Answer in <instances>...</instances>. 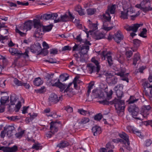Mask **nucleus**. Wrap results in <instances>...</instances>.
<instances>
[{"instance_id":"31","label":"nucleus","mask_w":152,"mask_h":152,"mask_svg":"<svg viewBox=\"0 0 152 152\" xmlns=\"http://www.w3.org/2000/svg\"><path fill=\"white\" fill-rule=\"evenodd\" d=\"M75 10L81 16L85 15L83 10L80 5L77 6L75 8Z\"/></svg>"},{"instance_id":"36","label":"nucleus","mask_w":152,"mask_h":152,"mask_svg":"<svg viewBox=\"0 0 152 152\" xmlns=\"http://www.w3.org/2000/svg\"><path fill=\"white\" fill-rule=\"evenodd\" d=\"M50 14H44L42 15L40 19L43 20H48L50 19Z\"/></svg>"},{"instance_id":"5","label":"nucleus","mask_w":152,"mask_h":152,"mask_svg":"<svg viewBox=\"0 0 152 152\" xmlns=\"http://www.w3.org/2000/svg\"><path fill=\"white\" fill-rule=\"evenodd\" d=\"M112 53L110 51L107 52L106 51L103 50L101 53V57L105 60L107 58V61L109 66H111L113 64V60L112 57Z\"/></svg>"},{"instance_id":"47","label":"nucleus","mask_w":152,"mask_h":152,"mask_svg":"<svg viewBox=\"0 0 152 152\" xmlns=\"http://www.w3.org/2000/svg\"><path fill=\"white\" fill-rule=\"evenodd\" d=\"M133 43L134 45L137 47L139 46L140 44L141 43V41L137 39H134L133 40Z\"/></svg>"},{"instance_id":"51","label":"nucleus","mask_w":152,"mask_h":152,"mask_svg":"<svg viewBox=\"0 0 152 152\" xmlns=\"http://www.w3.org/2000/svg\"><path fill=\"white\" fill-rule=\"evenodd\" d=\"M28 51L27 50H26L25 52L24 53H22L20 52V54L19 55V57L21 56H23L24 58L28 57L29 56L28 55Z\"/></svg>"},{"instance_id":"33","label":"nucleus","mask_w":152,"mask_h":152,"mask_svg":"<svg viewBox=\"0 0 152 152\" xmlns=\"http://www.w3.org/2000/svg\"><path fill=\"white\" fill-rule=\"evenodd\" d=\"M32 148L33 149L38 150L39 149H41L42 148V147L40 143L37 142L33 144Z\"/></svg>"},{"instance_id":"16","label":"nucleus","mask_w":152,"mask_h":152,"mask_svg":"<svg viewBox=\"0 0 152 152\" xmlns=\"http://www.w3.org/2000/svg\"><path fill=\"white\" fill-rule=\"evenodd\" d=\"M117 78L114 76L106 79V82L109 85H115L117 83Z\"/></svg>"},{"instance_id":"11","label":"nucleus","mask_w":152,"mask_h":152,"mask_svg":"<svg viewBox=\"0 0 152 152\" xmlns=\"http://www.w3.org/2000/svg\"><path fill=\"white\" fill-rule=\"evenodd\" d=\"M124 35L120 31H117L113 35V39L117 43H119L124 39Z\"/></svg>"},{"instance_id":"42","label":"nucleus","mask_w":152,"mask_h":152,"mask_svg":"<svg viewBox=\"0 0 152 152\" xmlns=\"http://www.w3.org/2000/svg\"><path fill=\"white\" fill-rule=\"evenodd\" d=\"M25 131L24 130H23L20 131V132H19L16 133L15 134L16 137L19 139L21 138L23 136V134L25 133Z\"/></svg>"},{"instance_id":"58","label":"nucleus","mask_w":152,"mask_h":152,"mask_svg":"<svg viewBox=\"0 0 152 152\" xmlns=\"http://www.w3.org/2000/svg\"><path fill=\"white\" fill-rule=\"evenodd\" d=\"M16 98L14 96H10V103L12 105H14L15 104L16 101Z\"/></svg>"},{"instance_id":"14","label":"nucleus","mask_w":152,"mask_h":152,"mask_svg":"<svg viewBox=\"0 0 152 152\" xmlns=\"http://www.w3.org/2000/svg\"><path fill=\"white\" fill-rule=\"evenodd\" d=\"M68 21V15L65 14L64 15H61L60 17L57 20H55L54 23L59 22H66Z\"/></svg>"},{"instance_id":"25","label":"nucleus","mask_w":152,"mask_h":152,"mask_svg":"<svg viewBox=\"0 0 152 152\" xmlns=\"http://www.w3.org/2000/svg\"><path fill=\"white\" fill-rule=\"evenodd\" d=\"M32 23L34 28H37L43 25L40 23V21L39 19H34L32 21Z\"/></svg>"},{"instance_id":"6","label":"nucleus","mask_w":152,"mask_h":152,"mask_svg":"<svg viewBox=\"0 0 152 152\" xmlns=\"http://www.w3.org/2000/svg\"><path fill=\"white\" fill-rule=\"evenodd\" d=\"M119 136L121 139H120L121 143L124 144L126 146H129L130 145L129 136L128 134L124 132L119 134Z\"/></svg>"},{"instance_id":"41","label":"nucleus","mask_w":152,"mask_h":152,"mask_svg":"<svg viewBox=\"0 0 152 152\" xmlns=\"http://www.w3.org/2000/svg\"><path fill=\"white\" fill-rule=\"evenodd\" d=\"M13 82L16 86H26L24 83L19 81L16 78L14 79Z\"/></svg>"},{"instance_id":"56","label":"nucleus","mask_w":152,"mask_h":152,"mask_svg":"<svg viewBox=\"0 0 152 152\" xmlns=\"http://www.w3.org/2000/svg\"><path fill=\"white\" fill-rule=\"evenodd\" d=\"M50 19L56 20V19L58 17V15L56 13L50 14Z\"/></svg>"},{"instance_id":"35","label":"nucleus","mask_w":152,"mask_h":152,"mask_svg":"<svg viewBox=\"0 0 152 152\" xmlns=\"http://www.w3.org/2000/svg\"><path fill=\"white\" fill-rule=\"evenodd\" d=\"M138 99H136L133 96H131L127 102L129 104L134 103L137 101Z\"/></svg>"},{"instance_id":"8","label":"nucleus","mask_w":152,"mask_h":152,"mask_svg":"<svg viewBox=\"0 0 152 152\" xmlns=\"http://www.w3.org/2000/svg\"><path fill=\"white\" fill-rule=\"evenodd\" d=\"M32 25V21L30 20H28L24 23L23 26L21 27V29L23 31H26L27 32L31 29Z\"/></svg>"},{"instance_id":"4","label":"nucleus","mask_w":152,"mask_h":152,"mask_svg":"<svg viewBox=\"0 0 152 152\" xmlns=\"http://www.w3.org/2000/svg\"><path fill=\"white\" fill-rule=\"evenodd\" d=\"M91 61L96 66H95L91 64H88L87 66L89 70L90 73H91L95 72H99L100 70L99 63V62L98 61L96 60L94 58H92Z\"/></svg>"},{"instance_id":"60","label":"nucleus","mask_w":152,"mask_h":152,"mask_svg":"<svg viewBox=\"0 0 152 152\" xmlns=\"http://www.w3.org/2000/svg\"><path fill=\"white\" fill-rule=\"evenodd\" d=\"M72 48L69 46L66 45L64 46L62 48H61V50L62 51H66V50H69L70 51L72 50Z\"/></svg>"},{"instance_id":"24","label":"nucleus","mask_w":152,"mask_h":152,"mask_svg":"<svg viewBox=\"0 0 152 152\" xmlns=\"http://www.w3.org/2000/svg\"><path fill=\"white\" fill-rule=\"evenodd\" d=\"M123 8V10L121 12L120 17L124 20L127 19L128 18V11L124 7Z\"/></svg>"},{"instance_id":"39","label":"nucleus","mask_w":152,"mask_h":152,"mask_svg":"<svg viewBox=\"0 0 152 152\" xmlns=\"http://www.w3.org/2000/svg\"><path fill=\"white\" fill-rule=\"evenodd\" d=\"M53 27L52 25H49L46 26H43V28L44 33L45 32H49L51 30Z\"/></svg>"},{"instance_id":"49","label":"nucleus","mask_w":152,"mask_h":152,"mask_svg":"<svg viewBox=\"0 0 152 152\" xmlns=\"http://www.w3.org/2000/svg\"><path fill=\"white\" fill-rule=\"evenodd\" d=\"M45 88V86H43L40 89L35 90V91L37 93H43L45 92L44 91V89Z\"/></svg>"},{"instance_id":"43","label":"nucleus","mask_w":152,"mask_h":152,"mask_svg":"<svg viewBox=\"0 0 152 152\" xmlns=\"http://www.w3.org/2000/svg\"><path fill=\"white\" fill-rule=\"evenodd\" d=\"M147 32V30L145 28H143L142 31H141L140 33L139 34V35L141 37L143 38H145L147 37V36L145 35L146 34V33Z\"/></svg>"},{"instance_id":"44","label":"nucleus","mask_w":152,"mask_h":152,"mask_svg":"<svg viewBox=\"0 0 152 152\" xmlns=\"http://www.w3.org/2000/svg\"><path fill=\"white\" fill-rule=\"evenodd\" d=\"M106 147L107 149L113 150L114 148V146L111 142H109L106 144Z\"/></svg>"},{"instance_id":"23","label":"nucleus","mask_w":152,"mask_h":152,"mask_svg":"<svg viewBox=\"0 0 152 152\" xmlns=\"http://www.w3.org/2000/svg\"><path fill=\"white\" fill-rule=\"evenodd\" d=\"M58 87L60 89V91L61 92H63L64 91V93H66L67 95L68 94V93L69 92L71 91L72 89L70 88V86H67L66 88L65 89L66 87L65 86H56Z\"/></svg>"},{"instance_id":"26","label":"nucleus","mask_w":152,"mask_h":152,"mask_svg":"<svg viewBox=\"0 0 152 152\" xmlns=\"http://www.w3.org/2000/svg\"><path fill=\"white\" fill-rule=\"evenodd\" d=\"M148 80L146 79H143L142 80V86H148V84L149 86H152L150 85L149 83V82H152V75L150 76L148 78Z\"/></svg>"},{"instance_id":"62","label":"nucleus","mask_w":152,"mask_h":152,"mask_svg":"<svg viewBox=\"0 0 152 152\" xmlns=\"http://www.w3.org/2000/svg\"><path fill=\"white\" fill-rule=\"evenodd\" d=\"M68 21H72L75 18V16L69 11L68 12Z\"/></svg>"},{"instance_id":"17","label":"nucleus","mask_w":152,"mask_h":152,"mask_svg":"<svg viewBox=\"0 0 152 152\" xmlns=\"http://www.w3.org/2000/svg\"><path fill=\"white\" fill-rule=\"evenodd\" d=\"M89 49V46L88 45H82L81 48L80 49V51L79 53L80 55H84L88 53Z\"/></svg>"},{"instance_id":"54","label":"nucleus","mask_w":152,"mask_h":152,"mask_svg":"<svg viewBox=\"0 0 152 152\" xmlns=\"http://www.w3.org/2000/svg\"><path fill=\"white\" fill-rule=\"evenodd\" d=\"M95 11V10L94 9L89 8L87 10V13L88 15H92L94 13Z\"/></svg>"},{"instance_id":"30","label":"nucleus","mask_w":152,"mask_h":152,"mask_svg":"<svg viewBox=\"0 0 152 152\" xmlns=\"http://www.w3.org/2000/svg\"><path fill=\"white\" fill-rule=\"evenodd\" d=\"M43 83V80L40 77L36 78L34 81V86H41Z\"/></svg>"},{"instance_id":"57","label":"nucleus","mask_w":152,"mask_h":152,"mask_svg":"<svg viewBox=\"0 0 152 152\" xmlns=\"http://www.w3.org/2000/svg\"><path fill=\"white\" fill-rule=\"evenodd\" d=\"M102 117V114L99 113L95 116L94 119L95 120L99 121L101 120Z\"/></svg>"},{"instance_id":"59","label":"nucleus","mask_w":152,"mask_h":152,"mask_svg":"<svg viewBox=\"0 0 152 152\" xmlns=\"http://www.w3.org/2000/svg\"><path fill=\"white\" fill-rule=\"evenodd\" d=\"M1 150L3 151V152H10V147H9L1 146Z\"/></svg>"},{"instance_id":"46","label":"nucleus","mask_w":152,"mask_h":152,"mask_svg":"<svg viewBox=\"0 0 152 152\" xmlns=\"http://www.w3.org/2000/svg\"><path fill=\"white\" fill-rule=\"evenodd\" d=\"M105 92L106 93L107 99L108 100L111 99L112 98V95L113 94V91L112 90H110L109 92H106V91H105Z\"/></svg>"},{"instance_id":"48","label":"nucleus","mask_w":152,"mask_h":152,"mask_svg":"<svg viewBox=\"0 0 152 152\" xmlns=\"http://www.w3.org/2000/svg\"><path fill=\"white\" fill-rule=\"evenodd\" d=\"M142 9L144 12H146L148 11L152 10V7H151L150 6H144L142 7Z\"/></svg>"},{"instance_id":"15","label":"nucleus","mask_w":152,"mask_h":152,"mask_svg":"<svg viewBox=\"0 0 152 152\" xmlns=\"http://www.w3.org/2000/svg\"><path fill=\"white\" fill-rule=\"evenodd\" d=\"M88 27L90 29V32H93L98 29V25L96 23H93L92 21L89 20L87 21Z\"/></svg>"},{"instance_id":"22","label":"nucleus","mask_w":152,"mask_h":152,"mask_svg":"<svg viewBox=\"0 0 152 152\" xmlns=\"http://www.w3.org/2000/svg\"><path fill=\"white\" fill-rule=\"evenodd\" d=\"M77 76H75L74 78L73 81L70 83L67 86H72L73 84L74 86H77V84H80V85H83V82L79 79Z\"/></svg>"},{"instance_id":"29","label":"nucleus","mask_w":152,"mask_h":152,"mask_svg":"<svg viewBox=\"0 0 152 152\" xmlns=\"http://www.w3.org/2000/svg\"><path fill=\"white\" fill-rule=\"evenodd\" d=\"M9 52L12 55H15L19 56L20 54V52H19L18 49L15 48H10L9 50Z\"/></svg>"},{"instance_id":"19","label":"nucleus","mask_w":152,"mask_h":152,"mask_svg":"<svg viewBox=\"0 0 152 152\" xmlns=\"http://www.w3.org/2000/svg\"><path fill=\"white\" fill-rule=\"evenodd\" d=\"M35 35L37 37H39L40 36L43 35L44 34L43 28V25L36 28L35 32Z\"/></svg>"},{"instance_id":"27","label":"nucleus","mask_w":152,"mask_h":152,"mask_svg":"<svg viewBox=\"0 0 152 152\" xmlns=\"http://www.w3.org/2000/svg\"><path fill=\"white\" fill-rule=\"evenodd\" d=\"M82 45L75 43L74 45L72 48V50L73 52H78L79 53L80 51V49L81 48Z\"/></svg>"},{"instance_id":"45","label":"nucleus","mask_w":152,"mask_h":152,"mask_svg":"<svg viewBox=\"0 0 152 152\" xmlns=\"http://www.w3.org/2000/svg\"><path fill=\"white\" fill-rule=\"evenodd\" d=\"M48 51L47 49L43 48L41 49V50L39 53L38 54L39 55H42L44 56H45L48 54Z\"/></svg>"},{"instance_id":"61","label":"nucleus","mask_w":152,"mask_h":152,"mask_svg":"<svg viewBox=\"0 0 152 152\" xmlns=\"http://www.w3.org/2000/svg\"><path fill=\"white\" fill-rule=\"evenodd\" d=\"M53 75L54 74L53 73H47V74L46 75V76H45V78L46 79V80H50V79L52 78L53 77Z\"/></svg>"},{"instance_id":"28","label":"nucleus","mask_w":152,"mask_h":152,"mask_svg":"<svg viewBox=\"0 0 152 152\" xmlns=\"http://www.w3.org/2000/svg\"><path fill=\"white\" fill-rule=\"evenodd\" d=\"M69 145V143L67 141H62L57 145V147L62 148L66 147Z\"/></svg>"},{"instance_id":"50","label":"nucleus","mask_w":152,"mask_h":152,"mask_svg":"<svg viewBox=\"0 0 152 152\" xmlns=\"http://www.w3.org/2000/svg\"><path fill=\"white\" fill-rule=\"evenodd\" d=\"M78 112L80 114L83 115H86L89 113L88 111L85 110L83 109H79Z\"/></svg>"},{"instance_id":"9","label":"nucleus","mask_w":152,"mask_h":152,"mask_svg":"<svg viewBox=\"0 0 152 152\" xmlns=\"http://www.w3.org/2000/svg\"><path fill=\"white\" fill-rule=\"evenodd\" d=\"M125 72L124 70L121 69L120 72L116 73L115 74L121 77V79L122 80L126 81L127 83H128L129 80L128 76L129 74L128 73L125 74Z\"/></svg>"},{"instance_id":"64","label":"nucleus","mask_w":152,"mask_h":152,"mask_svg":"<svg viewBox=\"0 0 152 152\" xmlns=\"http://www.w3.org/2000/svg\"><path fill=\"white\" fill-rule=\"evenodd\" d=\"M50 54H57L58 52V49L57 48H52L50 50Z\"/></svg>"},{"instance_id":"52","label":"nucleus","mask_w":152,"mask_h":152,"mask_svg":"<svg viewBox=\"0 0 152 152\" xmlns=\"http://www.w3.org/2000/svg\"><path fill=\"white\" fill-rule=\"evenodd\" d=\"M152 141L150 139H148L145 140L144 143V145L148 147L152 144Z\"/></svg>"},{"instance_id":"53","label":"nucleus","mask_w":152,"mask_h":152,"mask_svg":"<svg viewBox=\"0 0 152 152\" xmlns=\"http://www.w3.org/2000/svg\"><path fill=\"white\" fill-rule=\"evenodd\" d=\"M89 119L87 117L83 118L81 120L80 123L81 124H85L89 122Z\"/></svg>"},{"instance_id":"20","label":"nucleus","mask_w":152,"mask_h":152,"mask_svg":"<svg viewBox=\"0 0 152 152\" xmlns=\"http://www.w3.org/2000/svg\"><path fill=\"white\" fill-rule=\"evenodd\" d=\"M92 131L94 136H97L100 134L102 132L101 128L97 125L92 127Z\"/></svg>"},{"instance_id":"21","label":"nucleus","mask_w":152,"mask_h":152,"mask_svg":"<svg viewBox=\"0 0 152 152\" xmlns=\"http://www.w3.org/2000/svg\"><path fill=\"white\" fill-rule=\"evenodd\" d=\"M50 129L51 132L54 134L55 132H57L58 130L57 124L54 122H52L50 124Z\"/></svg>"},{"instance_id":"2","label":"nucleus","mask_w":152,"mask_h":152,"mask_svg":"<svg viewBox=\"0 0 152 152\" xmlns=\"http://www.w3.org/2000/svg\"><path fill=\"white\" fill-rule=\"evenodd\" d=\"M123 88V86H115L114 90L115 92L116 95L118 99H115L110 102L111 104H114L116 110L120 112H123L125 107L124 101L121 100L122 97L124 96L123 92L120 90H122Z\"/></svg>"},{"instance_id":"38","label":"nucleus","mask_w":152,"mask_h":152,"mask_svg":"<svg viewBox=\"0 0 152 152\" xmlns=\"http://www.w3.org/2000/svg\"><path fill=\"white\" fill-rule=\"evenodd\" d=\"M150 2L151 0H142L141 3L142 7L150 6Z\"/></svg>"},{"instance_id":"63","label":"nucleus","mask_w":152,"mask_h":152,"mask_svg":"<svg viewBox=\"0 0 152 152\" xmlns=\"http://www.w3.org/2000/svg\"><path fill=\"white\" fill-rule=\"evenodd\" d=\"M132 51L131 50L127 51L126 53V55L127 57L128 58H130L132 55Z\"/></svg>"},{"instance_id":"37","label":"nucleus","mask_w":152,"mask_h":152,"mask_svg":"<svg viewBox=\"0 0 152 152\" xmlns=\"http://www.w3.org/2000/svg\"><path fill=\"white\" fill-rule=\"evenodd\" d=\"M136 129V128L132 126H128L126 127V131L130 133H134Z\"/></svg>"},{"instance_id":"13","label":"nucleus","mask_w":152,"mask_h":152,"mask_svg":"<svg viewBox=\"0 0 152 152\" xmlns=\"http://www.w3.org/2000/svg\"><path fill=\"white\" fill-rule=\"evenodd\" d=\"M41 48L42 47L41 44L37 42L31 46L30 50L32 53H36L38 52L41 49Z\"/></svg>"},{"instance_id":"40","label":"nucleus","mask_w":152,"mask_h":152,"mask_svg":"<svg viewBox=\"0 0 152 152\" xmlns=\"http://www.w3.org/2000/svg\"><path fill=\"white\" fill-rule=\"evenodd\" d=\"M141 25L140 24H134L133 26H132V31L134 32H136L137 31L138 28L140 27Z\"/></svg>"},{"instance_id":"10","label":"nucleus","mask_w":152,"mask_h":152,"mask_svg":"<svg viewBox=\"0 0 152 152\" xmlns=\"http://www.w3.org/2000/svg\"><path fill=\"white\" fill-rule=\"evenodd\" d=\"M68 77H66L63 75H61L60 76L57 80L52 86H67L65 84H64L62 82L66 81L68 79Z\"/></svg>"},{"instance_id":"34","label":"nucleus","mask_w":152,"mask_h":152,"mask_svg":"<svg viewBox=\"0 0 152 152\" xmlns=\"http://www.w3.org/2000/svg\"><path fill=\"white\" fill-rule=\"evenodd\" d=\"M105 37V35L102 32L96 33L95 36V39L96 40H99L104 38Z\"/></svg>"},{"instance_id":"7","label":"nucleus","mask_w":152,"mask_h":152,"mask_svg":"<svg viewBox=\"0 0 152 152\" xmlns=\"http://www.w3.org/2000/svg\"><path fill=\"white\" fill-rule=\"evenodd\" d=\"M92 94L95 98H99L100 99H103L104 94L102 90L99 88H97L93 90Z\"/></svg>"},{"instance_id":"3","label":"nucleus","mask_w":152,"mask_h":152,"mask_svg":"<svg viewBox=\"0 0 152 152\" xmlns=\"http://www.w3.org/2000/svg\"><path fill=\"white\" fill-rule=\"evenodd\" d=\"M116 9V5L113 4L110 6H108L107 11L105 12V14H103L102 17L104 19L108 22L111 21V17L110 15V13L112 14H114L115 12Z\"/></svg>"},{"instance_id":"55","label":"nucleus","mask_w":152,"mask_h":152,"mask_svg":"<svg viewBox=\"0 0 152 152\" xmlns=\"http://www.w3.org/2000/svg\"><path fill=\"white\" fill-rule=\"evenodd\" d=\"M10 152H16L18 150V147L14 145L12 147H10Z\"/></svg>"},{"instance_id":"18","label":"nucleus","mask_w":152,"mask_h":152,"mask_svg":"<svg viewBox=\"0 0 152 152\" xmlns=\"http://www.w3.org/2000/svg\"><path fill=\"white\" fill-rule=\"evenodd\" d=\"M141 61L140 56L138 53H137L134 54L133 58V65L134 66H136L138 62Z\"/></svg>"},{"instance_id":"32","label":"nucleus","mask_w":152,"mask_h":152,"mask_svg":"<svg viewBox=\"0 0 152 152\" xmlns=\"http://www.w3.org/2000/svg\"><path fill=\"white\" fill-rule=\"evenodd\" d=\"M9 97L8 96H2L0 100V103L1 105H4L5 104L9 102Z\"/></svg>"},{"instance_id":"1","label":"nucleus","mask_w":152,"mask_h":152,"mask_svg":"<svg viewBox=\"0 0 152 152\" xmlns=\"http://www.w3.org/2000/svg\"><path fill=\"white\" fill-rule=\"evenodd\" d=\"M150 105H144L141 108V113L139 114V109L136 107L135 104L130 105L128 110L129 112L131 113L133 117L137 119L142 120V118H146L149 115L151 109Z\"/></svg>"},{"instance_id":"12","label":"nucleus","mask_w":152,"mask_h":152,"mask_svg":"<svg viewBox=\"0 0 152 152\" xmlns=\"http://www.w3.org/2000/svg\"><path fill=\"white\" fill-rule=\"evenodd\" d=\"M48 102L52 104H56L58 102L57 95L54 93L50 94L48 98Z\"/></svg>"}]
</instances>
